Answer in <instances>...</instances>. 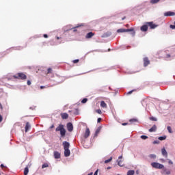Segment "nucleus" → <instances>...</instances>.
I'll use <instances>...</instances> for the list:
<instances>
[{
    "instance_id": "1",
    "label": "nucleus",
    "mask_w": 175,
    "mask_h": 175,
    "mask_svg": "<svg viewBox=\"0 0 175 175\" xmlns=\"http://www.w3.org/2000/svg\"><path fill=\"white\" fill-rule=\"evenodd\" d=\"M56 132H60L61 137H65L66 135V130L63 124H59V126L55 129Z\"/></svg>"
},
{
    "instance_id": "2",
    "label": "nucleus",
    "mask_w": 175,
    "mask_h": 175,
    "mask_svg": "<svg viewBox=\"0 0 175 175\" xmlns=\"http://www.w3.org/2000/svg\"><path fill=\"white\" fill-rule=\"evenodd\" d=\"M14 79H19L21 80H26L27 75L23 72H18L16 75H14Z\"/></svg>"
},
{
    "instance_id": "3",
    "label": "nucleus",
    "mask_w": 175,
    "mask_h": 175,
    "mask_svg": "<svg viewBox=\"0 0 175 175\" xmlns=\"http://www.w3.org/2000/svg\"><path fill=\"white\" fill-rule=\"evenodd\" d=\"M151 166L153 167L154 169H163V167H165V165H163V164H161L157 162L151 163Z\"/></svg>"
},
{
    "instance_id": "4",
    "label": "nucleus",
    "mask_w": 175,
    "mask_h": 175,
    "mask_svg": "<svg viewBox=\"0 0 175 175\" xmlns=\"http://www.w3.org/2000/svg\"><path fill=\"white\" fill-rule=\"evenodd\" d=\"M133 29H118L117 30L118 33H124V32H133Z\"/></svg>"
},
{
    "instance_id": "5",
    "label": "nucleus",
    "mask_w": 175,
    "mask_h": 175,
    "mask_svg": "<svg viewBox=\"0 0 175 175\" xmlns=\"http://www.w3.org/2000/svg\"><path fill=\"white\" fill-rule=\"evenodd\" d=\"M90 135H91V131H90V129L87 127L83 135L84 139L90 137Z\"/></svg>"
},
{
    "instance_id": "6",
    "label": "nucleus",
    "mask_w": 175,
    "mask_h": 175,
    "mask_svg": "<svg viewBox=\"0 0 175 175\" xmlns=\"http://www.w3.org/2000/svg\"><path fill=\"white\" fill-rule=\"evenodd\" d=\"M146 24L150 27V29H154V28L158 27V25L154 24V22H148Z\"/></svg>"
},
{
    "instance_id": "7",
    "label": "nucleus",
    "mask_w": 175,
    "mask_h": 175,
    "mask_svg": "<svg viewBox=\"0 0 175 175\" xmlns=\"http://www.w3.org/2000/svg\"><path fill=\"white\" fill-rule=\"evenodd\" d=\"M164 16L165 17H170V16H175V13L174 12L168 11L164 13Z\"/></svg>"
},
{
    "instance_id": "8",
    "label": "nucleus",
    "mask_w": 175,
    "mask_h": 175,
    "mask_svg": "<svg viewBox=\"0 0 175 175\" xmlns=\"http://www.w3.org/2000/svg\"><path fill=\"white\" fill-rule=\"evenodd\" d=\"M63 147H64V150L69 149V147H70V144H69V142L65 141L63 142Z\"/></svg>"
},
{
    "instance_id": "9",
    "label": "nucleus",
    "mask_w": 175,
    "mask_h": 175,
    "mask_svg": "<svg viewBox=\"0 0 175 175\" xmlns=\"http://www.w3.org/2000/svg\"><path fill=\"white\" fill-rule=\"evenodd\" d=\"M150 65V59H148V57H144V66H148Z\"/></svg>"
},
{
    "instance_id": "10",
    "label": "nucleus",
    "mask_w": 175,
    "mask_h": 175,
    "mask_svg": "<svg viewBox=\"0 0 175 175\" xmlns=\"http://www.w3.org/2000/svg\"><path fill=\"white\" fill-rule=\"evenodd\" d=\"M67 129L68 132H72L73 131V124L71 122L67 124Z\"/></svg>"
},
{
    "instance_id": "11",
    "label": "nucleus",
    "mask_w": 175,
    "mask_h": 175,
    "mask_svg": "<svg viewBox=\"0 0 175 175\" xmlns=\"http://www.w3.org/2000/svg\"><path fill=\"white\" fill-rule=\"evenodd\" d=\"M141 31H142V32H147V31H148V25H144L141 27Z\"/></svg>"
},
{
    "instance_id": "12",
    "label": "nucleus",
    "mask_w": 175,
    "mask_h": 175,
    "mask_svg": "<svg viewBox=\"0 0 175 175\" xmlns=\"http://www.w3.org/2000/svg\"><path fill=\"white\" fill-rule=\"evenodd\" d=\"M163 169V171H162V174H165V175H170V170L165 168V167Z\"/></svg>"
},
{
    "instance_id": "13",
    "label": "nucleus",
    "mask_w": 175,
    "mask_h": 175,
    "mask_svg": "<svg viewBox=\"0 0 175 175\" xmlns=\"http://www.w3.org/2000/svg\"><path fill=\"white\" fill-rule=\"evenodd\" d=\"M60 116L62 120H68V118H69V115L66 113H62Z\"/></svg>"
},
{
    "instance_id": "14",
    "label": "nucleus",
    "mask_w": 175,
    "mask_h": 175,
    "mask_svg": "<svg viewBox=\"0 0 175 175\" xmlns=\"http://www.w3.org/2000/svg\"><path fill=\"white\" fill-rule=\"evenodd\" d=\"M92 36H95V33L92 32H89L85 36V39H91Z\"/></svg>"
},
{
    "instance_id": "15",
    "label": "nucleus",
    "mask_w": 175,
    "mask_h": 175,
    "mask_svg": "<svg viewBox=\"0 0 175 175\" xmlns=\"http://www.w3.org/2000/svg\"><path fill=\"white\" fill-rule=\"evenodd\" d=\"M54 158L55 159H59L61 158V154L57 151L54 152Z\"/></svg>"
},
{
    "instance_id": "16",
    "label": "nucleus",
    "mask_w": 175,
    "mask_h": 175,
    "mask_svg": "<svg viewBox=\"0 0 175 175\" xmlns=\"http://www.w3.org/2000/svg\"><path fill=\"white\" fill-rule=\"evenodd\" d=\"M100 107H103V109H107V104L105 103L104 100H102L100 104Z\"/></svg>"
},
{
    "instance_id": "17",
    "label": "nucleus",
    "mask_w": 175,
    "mask_h": 175,
    "mask_svg": "<svg viewBox=\"0 0 175 175\" xmlns=\"http://www.w3.org/2000/svg\"><path fill=\"white\" fill-rule=\"evenodd\" d=\"M70 150L69 149H64V157H70Z\"/></svg>"
},
{
    "instance_id": "18",
    "label": "nucleus",
    "mask_w": 175,
    "mask_h": 175,
    "mask_svg": "<svg viewBox=\"0 0 175 175\" xmlns=\"http://www.w3.org/2000/svg\"><path fill=\"white\" fill-rule=\"evenodd\" d=\"M102 130V126H98V129H96L94 136L96 137V136H98V135H99V133H100V131Z\"/></svg>"
},
{
    "instance_id": "19",
    "label": "nucleus",
    "mask_w": 175,
    "mask_h": 175,
    "mask_svg": "<svg viewBox=\"0 0 175 175\" xmlns=\"http://www.w3.org/2000/svg\"><path fill=\"white\" fill-rule=\"evenodd\" d=\"M161 154L163 155V157H165V158H167V152L166 151V149L163 148L161 149Z\"/></svg>"
},
{
    "instance_id": "20",
    "label": "nucleus",
    "mask_w": 175,
    "mask_h": 175,
    "mask_svg": "<svg viewBox=\"0 0 175 175\" xmlns=\"http://www.w3.org/2000/svg\"><path fill=\"white\" fill-rule=\"evenodd\" d=\"M25 129V132H27V131H29V129H31V124H29V122H27L26 123Z\"/></svg>"
},
{
    "instance_id": "21",
    "label": "nucleus",
    "mask_w": 175,
    "mask_h": 175,
    "mask_svg": "<svg viewBox=\"0 0 175 175\" xmlns=\"http://www.w3.org/2000/svg\"><path fill=\"white\" fill-rule=\"evenodd\" d=\"M157 131V125H153L152 128L149 129V132H156Z\"/></svg>"
},
{
    "instance_id": "22",
    "label": "nucleus",
    "mask_w": 175,
    "mask_h": 175,
    "mask_svg": "<svg viewBox=\"0 0 175 175\" xmlns=\"http://www.w3.org/2000/svg\"><path fill=\"white\" fill-rule=\"evenodd\" d=\"M127 175H135V170H129L127 172Z\"/></svg>"
},
{
    "instance_id": "23",
    "label": "nucleus",
    "mask_w": 175,
    "mask_h": 175,
    "mask_svg": "<svg viewBox=\"0 0 175 175\" xmlns=\"http://www.w3.org/2000/svg\"><path fill=\"white\" fill-rule=\"evenodd\" d=\"M29 170L28 169L27 167H26L25 168V170H24V175H27L28 173H29Z\"/></svg>"
},
{
    "instance_id": "24",
    "label": "nucleus",
    "mask_w": 175,
    "mask_h": 175,
    "mask_svg": "<svg viewBox=\"0 0 175 175\" xmlns=\"http://www.w3.org/2000/svg\"><path fill=\"white\" fill-rule=\"evenodd\" d=\"M159 1L161 0H150V3H152V5H154L155 3H158Z\"/></svg>"
},
{
    "instance_id": "25",
    "label": "nucleus",
    "mask_w": 175,
    "mask_h": 175,
    "mask_svg": "<svg viewBox=\"0 0 175 175\" xmlns=\"http://www.w3.org/2000/svg\"><path fill=\"white\" fill-rule=\"evenodd\" d=\"M117 162H118V166H120V167L124 166V164L122 163V161H121V160H118Z\"/></svg>"
},
{
    "instance_id": "26",
    "label": "nucleus",
    "mask_w": 175,
    "mask_h": 175,
    "mask_svg": "<svg viewBox=\"0 0 175 175\" xmlns=\"http://www.w3.org/2000/svg\"><path fill=\"white\" fill-rule=\"evenodd\" d=\"M167 129L169 133H173V131H172V127L170 126H168L167 127Z\"/></svg>"
},
{
    "instance_id": "27",
    "label": "nucleus",
    "mask_w": 175,
    "mask_h": 175,
    "mask_svg": "<svg viewBox=\"0 0 175 175\" xmlns=\"http://www.w3.org/2000/svg\"><path fill=\"white\" fill-rule=\"evenodd\" d=\"M113 161V157H110L109 159L105 161V163H109V162H111Z\"/></svg>"
},
{
    "instance_id": "28",
    "label": "nucleus",
    "mask_w": 175,
    "mask_h": 175,
    "mask_svg": "<svg viewBox=\"0 0 175 175\" xmlns=\"http://www.w3.org/2000/svg\"><path fill=\"white\" fill-rule=\"evenodd\" d=\"M45 167H49V164L47 163L42 164V169H44Z\"/></svg>"
},
{
    "instance_id": "29",
    "label": "nucleus",
    "mask_w": 175,
    "mask_h": 175,
    "mask_svg": "<svg viewBox=\"0 0 175 175\" xmlns=\"http://www.w3.org/2000/svg\"><path fill=\"white\" fill-rule=\"evenodd\" d=\"M159 140H161V141H162V140H166V136L164 135V136H162V137H159Z\"/></svg>"
},
{
    "instance_id": "30",
    "label": "nucleus",
    "mask_w": 175,
    "mask_h": 175,
    "mask_svg": "<svg viewBox=\"0 0 175 175\" xmlns=\"http://www.w3.org/2000/svg\"><path fill=\"white\" fill-rule=\"evenodd\" d=\"M149 157H150L152 159H155V158H157V155L152 154L149 155Z\"/></svg>"
},
{
    "instance_id": "31",
    "label": "nucleus",
    "mask_w": 175,
    "mask_h": 175,
    "mask_svg": "<svg viewBox=\"0 0 175 175\" xmlns=\"http://www.w3.org/2000/svg\"><path fill=\"white\" fill-rule=\"evenodd\" d=\"M149 120H150V121H157L158 120L157 119V118H154V117H150Z\"/></svg>"
},
{
    "instance_id": "32",
    "label": "nucleus",
    "mask_w": 175,
    "mask_h": 175,
    "mask_svg": "<svg viewBox=\"0 0 175 175\" xmlns=\"http://www.w3.org/2000/svg\"><path fill=\"white\" fill-rule=\"evenodd\" d=\"M141 139L146 140V139H148V137L147 135H142Z\"/></svg>"
},
{
    "instance_id": "33",
    "label": "nucleus",
    "mask_w": 175,
    "mask_h": 175,
    "mask_svg": "<svg viewBox=\"0 0 175 175\" xmlns=\"http://www.w3.org/2000/svg\"><path fill=\"white\" fill-rule=\"evenodd\" d=\"M129 122H131V123L137 122V119H131L129 120Z\"/></svg>"
},
{
    "instance_id": "34",
    "label": "nucleus",
    "mask_w": 175,
    "mask_h": 175,
    "mask_svg": "<svg viewBox=\"0 0 175 175\" xmlns=\"http://www.w3.org/2000/svg\"><path fill=\"white\" fill-rule=\"evenodd\" d=\"M170 28H171V29H175V22L174 23V25H170Z\"/></svg>"
},
{
    "instance_id": "35",
    "label": "nucleus",
    "mask_w": 175,
    "mask_h": 175,
    "mask_svg": "<svg viewBox=\"0 0 175 175\" xmlns=\"http://www.w3.org/2000/svg\"><path fill=\"white\" fill-rule=\"evenodd\" d=\"M52 72H53V69H51V68H48V70H47V74L48 75L50 74V73H52Z\"/></svg>"
},
{
    "instance_id": "36",
    "label": "nucleus",
    "mask_w": 175,
    "mask_h": 175,
    "mask_svg": "<svg viewBox=\"0 0 175 175\" xmlns=\"http://www.w3.org/2000/svg\"><path fill=\"white\" fill-rule=\"evenodd\" d=\"M88 100V99H87V98H83V99L82 100V101H81V103H87Z\"/></svg>"
},
{
    "instance_id": "37",
    "label": "nucleus",
    "mask_w": 175,
    "mask_h": 175,
    "mask_svg": "<svg viewBox=\"0 0 175 175\" xmlns=\"http://www.w3.org/2000/svg\"><path fill=\"white\" fill-rule=\"evenodd\" d=\"M96 111L98 113V114H102V111L100 109H97Z\"/></svg>"
},
{
    "instance_id": "38",
    "label": "nucleus",
    "mask_w": 175,
    "mask_h": 175,
    "mask_svg": "<svg viewBox=\"0 0 175 175\" xmlns=\"http://www.w3.org/2000/svg\"><path fill=\"white\" fill-rule=\"evenodd\" d=\"M3 118L2 117V115L0 114V123L1 122V121H3Z\"/></svg>"
},
{
    "instance_id": "39",
    "label": "nucleus",
    "mask_w": 175,
    "mask_h": 175,
    "mask_svg": "<svg viewBox=\"0 0 175 175\" xmlns=\"http://www.w3.org/2000/svg\"><path fill=\"white\" fill-rule=\"evenodd\" d=\"M77 62H79V59H75V60H73V63H74V64H77Z\"/></svg>"
},
{
    "instance_id": "40",
    "label": "nucleus",
    "mask_w": 175,
    "mask_h": 175,
    "mask_svg": "<svg viewBox=\"0 0 175 175\" xmlns=\"http://www.w3.org/2000/svg\"><path fill=\"white\" fill-rule=\"evenodd\" d=\"M102 121V118H98L97 120V122H100Z\"/></svg>"
},
{
    "instance_id": "41",
    "label": "nucleus",
    "mask_w": 175,
    "mask_h": 175,
    "mask_svg": "<svg viewBox=\"0 0 175 175\" xmlns=\"http://www.w3.org/2000/svg\"><path fill=\"white\" fill-rule=\"evenodd\" d=\"M159 143V142L158 141H154L153 142V144H158Z\"/></svg>"
},
{
    "instance_id": "42",
    "label": "nucleus",
    "mask_w": 175,
    "mask_h": 175,
    "mask_svg": "<svg viewBox=\"0 0 175 175\" xmlns=\"http://www.w3.org/2000/svg\"><path fill=\"white\" fill-rule=\"evenodd\" d=\"M27 85H31V81L29 80L27 81Z\"/></svg>"
},
{
    "instance_id": "43",
    "label": "nucleus",
    "mask_w": 175,
    "mask_h": 175,
    "mask_svg": "<svg viewBox=\"0 0 175 175\" xmlns=\"http://www.w3.org/2000/svg\"><path fill=\"white\" fill-rule=\"evenodd\" d=\"M168 163H169L170 165H173V161H172L171 160H170V161H168Z\"/></svg>"
},
{
    "instance_id": "44",
    "label": "nucleus",
    "mask_w": 175,
    "mask_h": 175,
    "mask_svg": "<svg viewBox=\"0 0 175 175\" xmlns=\"http://www.w3.org/2000/svg\"><path fill=\"white\" fill-rule=\"evenodd\" d=\"M0 109H1V110H3V107L2 106V104H1V103H0Z\"/></svg>"
},
{
    "instance_id": "45",
    "label": "nucleus",
    "mask_w": 175,
    "mask_h": 175,
    "mask_svg": "<svg viewBox=\"0 0 175 175\" xmlns=\"http://www.w3.org/2000/svg\"><path fill=\"white\" fill-rule=\"evenodd\" d=\"M44 38H49V36L47 34H44Z\"/></svg>"
},
{
    "instance_id": "46",
    "label": "nucleus",
    "mask_w": 175,
    "mask_h": 175,
    "mask_svg": "<svg viewBox=\"0 0 175 175\" xmlns=\"http://www.w3.org/2000/svg\"><path fill=\"white\" fill-rule=\"evenodd\" d=\"M0 167H1V169H3V167H5V165H4L3 164H1V165H0Z\"/></svg>"
},
{
    "instance_id": "47",
    "label": "nucleus",
    "mask_w": 175,
    "mask_h": 175,
    "mask_svg": "<svg viewBox=\"0 0 175 175\" xmlns=\"http://www.w3.org/2000/svg\"><path fill=\"white\" fill-rule=\"evenodd\" d=\"M98 170H97L94 172V175H98Z\"/></svg>"
},
{
    "instance_id": "48",
    "label": "nucleus",
    "mask_w": 175,
    "mask_h": 175,
    "mask_svg": "<svg viewBox=\"0 0 175 175\" xmlns=\"http://www.w3.org/2000/svg\"><path fill=\"white\" fill-rule=\"evenodd\" d=\"M43 88H46V86H40V90H43Z\"/></svg>"
},
{
    "instance_id": "49",
    "label": "nucleus",
    "mask_w": 175,
    "mask_h": 175,
    "mask_svg": "<svg viewBox=\"0 0 175 175\" xmlns=\"http://www.w3.org/2000/svg\"><path fill=\"white\" fill-rule=\"evenodd\" d=\"M122 125H123V126H125V125H128V123H122Z\"/></svg>"
},
{
    "instance_id": "50",
    "label": "nucleus",
    "mask_w": 175,
    "mask_h": 175,
    "mask_svg": "<svg viewBox=\"0 0 175 175\" xmlns=\"http://www.w3.org/2000/svg\"><path fill=\"white\" fill-rule=\"evenodd\" d=\"M53 128H54V124H52V125L51 126V129H53Z\"/></svg>"
},
{
    "instance_id": "51",
    "label": "nucleus",
    "mask_w": 175,
    "mask_h": 175,
    "mask_svg": "<svg viewBox=\"0 0 175 175\" xmlns=\"http://www.w3.org/2000/svg\"><path fill=\"white\" fill-rule=\"evenodd\" d=\"M118 159H122V155L118 157Z\"/></svg>"
},
{
    "instance_id": "52",
    "label": "nucleus",
    "mask_w": 175,
    "mask_h": 175,
    "mask_svg": "<svg viewBox=\"0 0 175 175\" xmlns=\"http://www.w3.org/2000/svg\"><path fill=\"white\" fill-rule=\"evenodd\" d=\"M132 92H133V91H130L127 94H132Z\"/></svg>"
},
{
    "instance_id": "53",
    "label": "nucleus",
    "mask_w": 175,
    "mask_h": 175,
    "mask_svg": "<svg viewBox=\"0 0 175 175\" xmlns=\"http://www.w3.org/2000/svg\"><path fill=\"white\" fill-rule=\"evenodd\" d=\"M56 39H57V40H59V39H61V38H59V37H56Z\"/></svg>"
},
{
    "instance_id": "54",
    "label": "nucleus",
    "mask_w": 175,
    "mask_h": 175,
    "mask_svg": "<svg viewBox=\"0 0 175 175\" xmlns=\"http://www.w3.org/2000/svg\"><path fill=\"white\" fill-rule=\"evenodd\" d=\"M107 169L109 170V169H111V167H108Z\"/></svg>"
},
{
    "instance_id": "55",
    "label": "nucleus",
    "mask_w": 175,
    "mask_h": 175,
    "mask_svg": "<svg viewBox=\"0 0 175 175\" xmlns=\"http://www.w3.org/2000/svg\"><path fill=\"white\" fill-rule=\"evenodd\" d=\"M122 20H125V17H123V18H122Z\"/></svg>"
},
{
    "instance_id": "56",
    "label": "nucleus",
    "mask_w": 175,
    "mask_h": 175,
    "mask_svg": "<svg viewBox=\"0 0 175 175\" xmlns=\"http://www.w3.org/2000/svg\"><path fill=\"white\" fill-rule=\"evenodd\" d=\"M133 35H135V32L133 33Z\"/></svg>"
},
{
    "instance_id": "57",
    "label": "nucleus",
    "mask_w": 175,
    "mask_h": 175,
    "mask_svg": "<svg viewBox=\"0 0 175 175\" xmlns=\"http://www.w3.org/2000/svg\"><path fill=\"white\" fill-rule=\"evenodd\" d=\"M0 175H1V174H0Z\"/></svg>"
}]
</instances>
